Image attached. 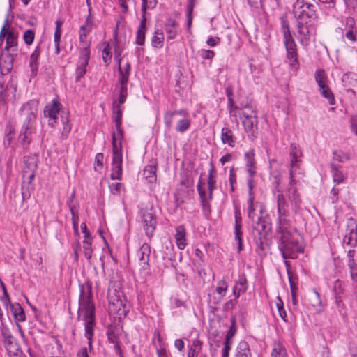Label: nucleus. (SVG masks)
Here are the masks:
<instances>
[{
  "mask_svg": "<svg viewBox=\"0 0 357 357\" xmlns=\"http://www.w3.org/2000/svg\"><path fill=\"white\" fill-rule=\"evenodd\" d=\"M278 248L284 259H296L298 253L304 252L297 229L291 226L276 227Z\"/></svg>",
  "mask_w": 357,
  "mask_h": 357,
  "instance_id": "nucleus-1",
  "label": "nucleus"
},
{
  "mask_svg": "<svg viewBox=\"0 0 357 357\" xmlns=\"http://www.w3.org/2000/svg\"><path fill=\"white\" fill-rule=\"evenodd\" d=\"M86 288L87 291L85 292L84 286H80L79 304L84 311L85 337L88 340L89 347H91L93 336V327L95 325V307L92 302L91 285L86 284Z\"/></svg>",
  "mask_w": 357,
  "mask_h": 357,
  "instance_id": "nucleus-2",
  "label": "nucleus"
},
{
  "mask_svg": "<svg viewBox=\"0 0 357 357\" xmlns=\"http://www.w3.org/2000/svg\"><path fill=\"white\" fill-rule=\"evenodd\" d=\"M282 31L284 39V43L287 51V56L289 60L291 66L293 68L298 69L299 67V62L298 60V54L296 44L291 35L288 24L285 23L282 24Z\"/></svg>",
  "mask_w": 357,
  "mask_h": 357,
  "instance_id": "nucleus-3",
  "label": "nucleus"
},
{
  "mask_svg": "<svg viewBox=\"0 0 357 357\" xmlns=\"http://www.w3.org/2000/svg\"><path fill=\"white\" fill-rule=\"evenodd\" d=\"M317 6L305 2L304 0H296L293 6V13L297 20L307 22V20L317 17Z\"/></svg>",
  "mask_w": 357,
  "mask_h": 357,
  "instance_id": "nucleus-4",
  "label": "nucleus"
},
{
  "mask_svg": "<svg viewBox=\"0 0 357 357\" xmlns=\"http://www.w3.org/2000/svg\"><path fill=\"white\" fill-rule=\"evenodd\" d=\"M108 301V312L110 315L119 319L126 316L129 311V307L127 305L125 298H122L119 294H114L109 296Z\"/></svg>",
  "mask_w": 357,
  "mask_h": 357,
  "instance_id": "nucleus-5",
  "label": "nucleus"
},
{
  "mask_svg": "<svg viewBox=\"0 0 357 357\" xmlns=\"http://www.w3.org/2000/svg\"><path fill=\"white\" fill-rule=\"evenodd\" d=\"M112 162L111 178L112 180L122 179V142L112 143Z\"/></svg>",
  "mask_w": 357,
  "mask_h": 357,
  "instance_id": "nucleus-6",
  "label": "nucleus"
},
{
  "mask_svg": "<svg viewBox=\"0 0 357 357\" xmlns=\"http://www.w3.org/2000/svg\"><path fill=\"white\" fill-rule=\"evenodd\" d=\"M277 191L279 192L277 195V211H278V222L277 227H286L291 226V222L287 218L289 215V204L282 192L278 188Z\"/></svg>",
  "mask_w": 357,
  "mask_h": 357,
  "instance_id": "nucleus-7",
  "label": "nucleus"
},
{
  "mask_svg": "<svg viewBox=\"0 0 357 357\" xmlns=\"http://www.w3.org/2000/svg\"><path fill=\"white\" fill-rule=\"evenodd\" d=\"M141 218L145 234L149 238H151L157 225L156 215L153 207L146 206L145 208H142Z\"/></svg>",
  "mask_w": 357,
  "mask_h": 357,
  "instance_id": "nucleus-8",
  "label": "nucleus"
},
{
  "mask_svg": "<svg viewBox=\"0 0 357 357\" xmlns=\"http://www.w3.org/2000/svg\"><path fill=\"white\" fill-rule=\"evenodd\" d=\"M38 101L30 100L24 103L20 109V116L23 119V124L32 126L36 119Z\"/></svg>",
  "mask_w": 357,
  "mask_h": 357,
  "instance_id": "nucleus-9",
  "label": "nucleus"
},
{
  "mask_svg": "<svg viewBox=\"0 0 357 357\" xmlns=\"http://www.w3.org/2000/svg\"><path fill=\"white\" fill-rule=\"evenodd\" d=\"M253 222V230L257 233V234H255L256 243L257 245H260V248L263 249L262 239L266 238L268 233L271 230V227L268 225L267 221L263 219L261 215L257 217V221Z\"/></svg>",
  "mask_w": 357,
  "mask_h": 357,
  "instance_id": "nucleus-10",
  "label": "nucleus"
},
{
  "mask_svg": "<svg viewBox=\"0 0 357 357\" xmlns=\"http://www.w3.org/2000/svg\"><path fill=\"white\" fill-rule=\"evenodd\" d=\"M122 112L121 105L113 104V121L115 123L116 131L112 132V143H119L123 139V130L121 129Z\"/></svg>",
  "mask_w": 357,
  "mask_h": 357,
  "instance_id": "nucleus-11",
  "label": "nucleus"
},
{
  "mask_svg": "<svg viewBox=\"0 0 357 357\" xmlns=\"http://www.w3.org/2000/svg\"><path fill=\"white\" fill-rule=\"evenodd\" d=\"M90 59V50L89 46L82 48L80 51L79 61L75 70V82H79L80 79L86 73V66L89 64Z\"/></svg>",
  "mask_w": 357,
  "mask_h": 357,
  "instance_id": "nucleus-12",
  "label": "nucleus"
},
{
  "mask_svg": "<svg viewBox=\"0 0 357 357\" xmlns=\"http://www.w3.org/2000/svg\"><path fill=\"white\" fill-rule=\"evenodd\" d=\"M244 119L242 121L243 126L250 139H254L257 137L258 120L256 114H249L246 112L242 113Z\"/></svg>",
  "mask_w": 357,
  "mask_h": 357,
  "instance_id": "nucleus-13",
  "label": "nucleus"
},
{
  "mask_svg": "<svg viewBox=\"0 0 357 357\" xmlns=\"http://www.w3.org/2000/svg\"><path fill=\"white\" fill-rule=\"evenodd\" d=\"M343 243L354 247L357 244V224L354 218H350L347 221V229Z\"/></svg>",
  "mask_w": 357,
  "mask_h": 357,
  "instance_id": "nucleus-14",
  "label": "nucleus"
},
{
  "mask_svg": "<svg viewBox=\"0 0 357 357\" xmlns=\"http://www.w3.org/2000/svg\"><path fill=\"white\" fill-rule=\"evenodd\" d=\"M343 243L354 247L357 244V224L354 218H350L347 221V229Z\"/></svg>",
  "mask_w": 357,
  "mask_h": 357,
  "instance_id": "nucleus-15",
  "label": "nucleus"
},
{
  "mask_svg": "<svg viewBox=\"0 0 357 357\" xmlns=\"http://www.w3.org/2000/svg\"><path fill=\"white\" fill-rule=\"evenodd\" d=\"M61 103L54 99L51 105H47L44 109V116L49 118V126L54 127L56 122L57 114L59 112Z\"/></svg>",
  "mask_w": 357,
  "mask_h": 357,
  "instance_id": "nucleus-16",
  "label": "nucleus"
},
{
  "mask_svg": "<svg viewBox=\"0 0 357 357\" xmlns=\"http://www.w3.org/2000/svg\"><path fill=\"white\" fill-rule=\"evenodd\" d=\"M255 156L254 149H251L244 153L246 171L248 175L251 176H255L257 172V161Z\"/></svg>",
  "mask_w": 357,
  "mask_h": 357,
  "instance_id": "nucleus-17",
  "label": "nucleus"
},
{
  "mask_svg": "<svg viewBox=\"0 0 357 357\" xmlns=\"http://www.w3.org/2000/svg\"><path fill=\"white\" fill-rule=\"evenodd\" d=\"M150 252V246L147 243H144L137 252L139 266L143 270H147L149 268V261Z\"/></svg>",
  "mask_w": 357,
  "mask_h": 357,
  "instance_id": "nucleus-18",
  "label": "nucleus"
},
{
  "mask_svg": "<svg viewBox=\"0 0 357 357\" xmlns=\"http://www.w3.org/2000/svg\"><path fill=\"white\" fill-rule=\"evenodd\" d=\"M254 199L255 197H249L248 199V216L252 222H255V219H257V217H259L255 213V211L258 210L261 215L262 216V213L264 210V206L262 204L259 202L254 203Z\"/></svg>",
  "mask_w": 357,
  "mask_h": 357,
  "instance_id": "nucleus-19",
  "label": "nucleus"
},
{
  "mask_svg": "<svg viewBox=\"0 0 357 357\" xmlns=\"http://www.w3.org/2000/svg\"><path fill=\"white\" fill-rule=\"evenodd\" d=\"M4 337V347L10 356H18L20 353L22 354L19 345L10 334L5 335Z\"/></svg>",
  "mask_w": 357,
  "mask_h": 357,
  "instance_id": "nucleus-20",
  "label": "nucleus"
},
{
  "mask_svg": "<svg viewBox=\"0 0 357 357\" xmlns=\"http://www.w3.org/2000/svg\"><path fill=\"white\" fill-rule=\"evenodd\" d=\"M307 24V22L297 20V30L300 37L299 40L303 45H307L310 40L309 28Z\"/></svg>",
  "mask_w": 357,
  "mask_h": 357,
  "instance_id": "nucleus-21",
  "label": "nucleus"
},
{
  "mask_svg": "<svg viewBox=\"0 0 357 357\" xmlns=\"http://www.w3.org/2000/svg\"><path fill=\"white\" fill-rule=\"evenodd\" d=\"M40 52L41 50L40 44H38L30 56L29 67L31 68V77H35L37 75V72L38 70V59L40 57Z\"/></svg>",
  "mask_w": 357,
  "mask_h": 357,
  "instance_id": "nucleus-22",
  "label": "nucleus"
},
{
  "mask_svg": "<svg viewBox=\"0 0 357 357\" xmlns=\"http://www.w3.org/2000/svg\"><path fill=\"white\" fill-rule=\"evenodd\" d=\"M38 159L36 155H29L24 160L22 173H36L38 169Z\"/></svg>",
  "mask_w": 357,
  "mask_h": 357,
  "instance_id": "nucleus-23",
  "label": "nucleus"
},
{
  "mask_svg": "<svg viewBox=\"0 0 357 357\" xmlns=\"http://www.w3.org/2000/svg\"><path fill=\"white\" fill-rule=\"evenodd\" d=\"M32 126L26 124H22L20 132L18 136V142L22 146L24 149H27L29 144L31 143V138L29 137L30 132H28L29 130Z\"/></svg>",
  "mask_w": 357,
  "mask_h": 357,
  "instance_id": "nucleus-24",
  "label": "nucleus"
},
{
  "mask_svg": "<svg viewBox=\"0 0 357 357\" xmlns=\"http://www.w3.org/2000/svg\"><path fill=\"white\" fill-rule=\"evenodd\" d=\"M176 21L172 18H168L165 24V29L168 39H174L177 36Z\"/></svg>",
  "mask_w": 357,
  "mask_h": 357,
  "instance_id": "nucleus-25",
  "label": "nucleus"
},
{
  "mask_svg": "<svg viewBox=\"0 0 357 357\" xmlns=\"http://www.w3.org/2000/svg\"><path fill=\"white\" fill-rule=\"evenodd\" d=\"M176 115H179L181 116L185 117L188 115V113L185 109L167 112L164 116V122L167 127H171L172 123L173 121V117Z\"/></svg>",
  "mask_w": 357,
  "mask_h": 357,
  "instance_id": "nucleus-26",
  "label": "nucleus"
},
{
  "mask_svg": "<svg viewBox=\"0 0 357 357\" xmlns=\"http://www.w3.org/2000/svg\"><path fill=\"white\" fill-rule=\"evenodd\" d=\"M156 164L148 165L144 167L143 174L148 182L153 183L156 181Z\"/></svg>",
  "mask_w": 357,
  "mask_h": 357,
  "instance_id": "nucleus-27",
  "label": "nucleus"
},
{
  "mask_svg": "<svg viewBox=\"0 0 357 357\" xmlns=\"http://www.w3.org/2000/svg\"><path fill=\"white\" fill-rule=\"evenodd\" d=\"M9 305L10 306V311L13 313L15 319L18 321H24L26 320V316L24 310L22 306L18 303H15L14 304L10 303Z\"/></svg>",
  "mask_w": 357,
  "mask_h": 357,
  "instance_id": "nucleus-28",
  "label": "nucleus"
},
{
  "mask_svg": "<svg viewBox=\"0 0 357 357\" xmlns=\"http://www.w3.org/2000/svg\"><path fill=\"white\" fill-rule=\"evenodd\" d=\"M289 155L291 157V167H296L298 158L302 155V153L298 144L292 143L289 147Z\"/></svg>",
  "mask_w": 357,
  "mask_h": 357,
  "instance_id": "nucleus-29",
  "label": "nucleus"
},
{
  "mask_svg": "<svg viewBox=\"0 0 357 357\" xmlns=\"http://www.w3.org/2000/svg\"><path fill=\"white\" fill-rule=\"evenodd\" d=\"M221 141L223 144H228L231 147H234L235 139L233 132L229 128L224 127L221 130Z\"/></svg>",
  "mask_w": 357,
  "mask_h": 357,
  "instance_id": "nucleus-30",
  "label": "nucleus"
},
{
  "mask_svg": "<svg viewBox=\"0 0 357 357\" xmlns=\"http://www.w3.org/2000/svg\"><path fill=\"white\" fill-rule=\"evenodd\" d=\"M177 246L179 249L183 250L186 245L185 229L183 226L181 225L176 228L175 235Z\"/></svg>",
  "mask_w": 357,
  "mask_h": 357,
  "instance_id": "nucleus-31",
  "label": "nucleus"
},
{
  "mask_svg": "<svg viewBox=\"0 0 357 357\" xmlns=\"http://www.w3.org/2000/svg\"><path fill=\"white\" fill-rule=\"evenodd\" d=\"M236 357H251V353L248 344L245 341L238 343L236 348Z\"/></svg>",
  "mask_w": 357,
  "mask_h": 357,
  "instance_id": "nucleus-32",
  "label": "nucleus"
},
{
  "mask_svg": "<svg viewBox=\"0 0 357 357\" xmlns=\"http://www.w3.org/2000/svg\"><path fill=\"white\" fill-rule=\"evenodd\" d=\"M215 170L214 167L212 166L210 170L208 171V176L207 180V184H208V199H213V192L214 189L215 188V183L216 181L215 179Z\"/></svg>",
  "mask_w": 357,
  "mask_h": 357,
  "instance_id": "nucleus-33",
  "label": "nucleus"
},
{
  "mask_svg": "<svg viewBox=\"0 0 357 357\" xmlns=\"http://www.w3.org/2000/svg\"><path fill=\"white\" fill-rule=\"evenodd\" d=\"M17 39L16 36L13 31H9L6 38V45L5 50L12 51H17Z\"/></svg>",
  "mask_w": 357,
  "mask_h": 357,
  "instance_id": "nucleus-34",
  "label": "nucleus"
},
{
  "mask_svg": "<svg viewBox=\"0 0 357 357\" xmlns=\"http://www.w3.org/2000/svg\"><path fill=\"white\" fill-rule=\"evenodd\" d=\"M316 82L319 88H324L327 85V76L325 71L322 69L317 70L314 75Z\"/></svg>",
  "mask_w": 357,
  "mask_h": 357,
  "instance_id": "nucleus-35",
  "label": "nucleus"
},
{
  "mask_svg": "<svg viewBox=\"0 0 357 357\" xmlns=\"http://www.w3.org/2000/svg\"><path fill=\"white\" fill-rule=\"evenodd\" d=\"M164 35L162 31L158 29L155 31L154 36L151 40L153 47L156 48H161L163 45Z\"/></svg>",
  "mask_w": 357,
  "mask_h": 357,
  "instance_id": "nucleus-36",
  "label": "nucleus"
},
{
  "mask_svg": "<svg viewBox=\"0 0 357 357\" xmlns=\"http://www.w3.org/2000/svg\"><path fill=\"white\" fill-rule=\"evenodd\" d=\"M14 128L11 126H7L5 130L4 146L8 147L10 146L14 135Z\"/></svg>",
  "mask_w": 357,
  "mask_h": 357,
  "instance_id": "nucleus-37",
  "label": "nucleus"
},
{
  "mask_svg": "<svg viewBox=\"0 0 357 357\" xmlns=\"http://www.w3.org/2000/svg\"><path fill=\"white\" fill-rule=\"evenodd\" d=\"M36 173H22V188L24 185L26 188H33V181L35 178Z\"/></svg>",
  "mask_w": 357,
  "mask_h": 357,
  "instance_id": "nucleus-38",
  "label": "nucleus"
},
{
  "mask_svg": "<svg viewBox=\"0 0 357 357\" xmlns=\"http://www.w3.org/2000/svg\"><path fill=\"white\" fill-rule=\"evenodd\" d=\"M320 93L325 98L327 99L330 105H333L335 103L333 93L328 86H324V88H320Z\"/></svg>",
  "mask_w": 357,
  "mask_h": 357,
  "instance_id": "nucleus-39",
  "label": "nucleus"
},
{
  "mask_svg": "<svg viewBox=\"0 0 357 357\" xmlns=\"http://www.w3.org/2000/svg\"><path fill=\"white\" fill-rule=\"evenodd\" d=\"M190 120L189 119L184 118L178 121L176 126V130L181 133H183L187 130H188V128H190Z\"/></svg>",
  "mask_w": 357,
  "mask_h": 357,
  "instance_id": "nucleus-40",
  "label": "nucleus"
},
{
  "mask_svg": "<svg viewBox=\"0 0 357 357\" xmlns=\"http://www.w3.org/2000/svg\"><path fill=\"white\" fill-rule=\"evenodd\" d=\"M197 189L200 197V200L202 202V206L203 208H204L206 206V191L202 188V176H200L198 183L197 185Z\"/></svg>",
  "mask_w": 357,
  "mask_h": 357,
  "instance_id": "nucleus-41",
  "label": "nucleus"
},
{
  "mask_svg": "<svg viewBox=\"0 0 357 357\" xmlns=\"http://www.w3.org/2000/svg\"><path fill=\"white\" fill-rule=\"evenodd\" d=\"M288 192L289 194V199H291L292 204H294L296 207H298L301 204V199L296 190L290 186L288 188Z\"/></svg>",
  "mask_w": 357,
  "mask_h": 357,
  "instance_id": "nucleus-42",
  "label": "nucleus"
},
{
  "mask_svg": "<svg viewBox=\"0 0 357 357\" xmlns=\"http://www.w3.org/2000/svg\"><path fill=\"white\" fill-rule=\"evenodd\" d=\"M333 158L335 160L339 162H345L349 160V155L343 152L342 150L334 151L333 153Z\"/></svg>",
  "mask_w": 357,
  "mask_h": 357,
  "instance_id": "nucleus-43",
  "label": "nucleus"
},
{
  "mask_svg": "<svg viewBox=\"0 0 357 357\" xmlns=\"http://www.w3.org/2000/svg\"><path fill=\"white\" fill-rule=\"evenodd\" d=\"M310 303L315 308H321V301L320 298L319 294L315 290L313 289V294L310 296Z\"/></svg>",
  "mask_w": 357,
  "mask_h": 357,
  "instance_id": "nucleus-44",
  "label": "nucleus"
},
{
  "mask_svg": "<svg viewBox=\"0 0 357 357\" xmlns=\"http://www.w3.org/2000/svg\"><path fill=\"white\" fill-rule=\"evenodd\" d=\"M331 168L333 172V178L334 182L337 183H341L343 181V175L342 172L338 170L337 165L331 164Z\"/></svg>",
  "mask_w": 357,
  "mask_h": 357,
  "instance_id": "nucleus-45",
  "label": "nucleus"
},
{
  "mask_svg": "<svg viewBox=\"0 0 357 357\" xmlns=\"http://www.w3.org/2000/svg\"><path fill=\"white\" fill-rule=\"evenodd\" d=\"M271 356L272 357H287V354L284 347L280 344H278L273 348Z\"/></svg>",
  "mask_w": 357,
  "mask_h": 357,
  "instance_id": "nucleus-46",
  "label": "nucleus"
},
{
  "mask_svg": "<svg viewBox=\"0 0 357 357\" xmlns=\"http://www.w3.org/2000/svg\"><path fill=\"white\" fill-rule=\"evenodd\" d=\"M158 3V0H142V13L146 14L147 9H153Z\"/></svg>",
  "mask_w": 357,
  "mask_h": 357,
  "instance_id": "nucleus-47",
  "label": "nucleus"
},
{
  "mask_svg": "<svg viewBox=\"0 0 357 357\" xmlns=\"http://www.w3.org/2000/svg\"><path fill=\"white\" fill-rule=\"evenodd\" d=\"M61 118H62V122H63V125L61 136L64 139L68 136V133L70 132L71 125L69 124V120H68L67 116H61Z\"/></svg>",
  "mask_w": 357,
  "mask_h": 357,
  "instance_id": "nucleus-48",
  "label": "nucleus"
},
{
  "mask_svg": "<svg viewBox=\"0 0 357 357\" xmlns=\"http://www.w3.org/2000/svg\"><path fill=\"white\" fill-rule=\"evenodd\" d=\"M83 243H84L83 248H84V256L86 257V258L88 260H89L91 258V255H92V252H93L91 243L89 240L84 239L83 241Z\"/></svg>",
  "mask_w": 357,
  "mask_h": 357,
  "instance_id": "nucleus-49",
  "label": "nucleus"
},
{
  "mask_svg": "<svg viewBox=\"0 0 357 357\" xmlns=\"http://www.w3.org/2000/svg\"><path fill=\"white\" fill-rule=\"evenodd\" d=\"M121 61L119 59V82L120 85H127L129 79L130 75H127L123 73V69L121 67Z\"/></svg>",
  "mask_w": 357,
  "mask_h": 357,
  "instance_id": "nucleus-50",
  "label": "nucleus"
},
{
  "mask_svg": "<svg viewBox=\"0 0 357 357\" xmlns=\"http://www.w3.org/2000/svg\"><path fill=\"white\" fill-rule=\"evenodd\" d=\"M348 266L351 278L354 280L357 278V264L355 262L354 259L348 260Z\"/></svg>",
  "mask_w": 357,
  "mask_h": 357,
  "instance_id": "nucleus-51",
  "label": "nucleus"
},
{
  "mask_svg": "<svg viewBox=\"0 0 357 357\" xmlns=\"http://www.w3.org/2000/svg\"><path fill=\"white\" fill-rule=\"evenodd\" d=\"M128 96L127 85H120L119 104L122 105L125 102Z\"/></svg>",
  "mask_w": 357,
  "mask_h": 357,
  "instance_id": "nucleus-52",
  "label": "nucleus"
},
{
  "mask_svg": "<svg viewBox=\"0 0 357 357\" xmlns=\"http://www.w3.org/2000/svg\"><path fill=\"white\" fill-rule=\"evenodd\" d=\"M62 24H63V22H61L60 20H56V30L54 32V42L57 46L59 45V42L61 40V27Z\"/></svg>",
  "mask_w": 357,
  "mask_h": 357,
  "instance_id": "nucleus-53",
  "label": "nucleus"
},
{
  "mask_svg": "<svg viewBox=\"0 0 357 357\" xmlns=\"http://www.w3.org/2000/svg\"><path fill=\"white\" fill-rule=\"evenodd\" d=\"M228 109L231 116H234L236 119V112L238 110V107L235 105L234 101L232 98L228 99ZM238 123V121H236Z\"/></svg>",
  "mask_w": 357,
  "mask_h": 357,
  "instance_id": "nucleus-54",
  "label": "nucleus"
},
{
  "mask_svg": "<svg viewBox=\"0 0 357 357\" xmlns=\"http://www.w3.org/2000/svg\"><path fill=\"white\" fill-rule=\"evenodd\" d=\"M227 289V283L225 280H220L218 282L216 291L221 296L223 297Z\"/></svg>",
  "mask_w": 357,
  "mask_h": 357,
  "instance_id": "nucleus-55",
  "label": "nucleus"
},
{
  "mask_svg": "<svg viewBox=\"0 0 357 357\" xmlns=\"http://www.w3.org/2000/svg\"><path fill=\"white\" fill-rule=\"evenodd\" d=\"M23 38H24V42L26 44L31 45L33 43V42L34 40L35 33L31 29L26 30L24 33Z\"/></svg>",
  "mask_w": 357,
  "mask_h": 357,
  "instance_id": "nucleus-56",
  "label": "nucleus"
},
{
  "mask_svg": "<svg viewBox=\"0 0 357 357\" xmlns=\"http://www.w3.org/2000/svg\"><path fill=\"white\" fill-rule=\"evenodd\" d=\"M109 44H107L106 47L102 50V60L106 66H108L112 59V53L109 51Z\"/></svg>",
  "mask_w": 357,
  "mask_h": 357,
  "instance_id": "nucleus-57",
  "label": "nucleus"
},
{
  "mask_svg": "<svg viewBox=\"0 0 357 357\" xmlns=\"http://www.w3.org/2000/svg\"><path fill=\"white\" fill-rule=\"evenodd\" d=\"M199 54L203 59L211 60L215 56V52L211 50H201Z\"/></svg>",
  "mask_w": 357,
  "mask_h": 357,
  "instance_id": "nucleus-58",
  "label": "nucleus"
},
{
  "mask_svg": "<svg viewBox=\"0 0 357 357\" xmlns=\"http://www.w3.org/2000/svg\"><path fill=\"white\" fill-rule=\"evenodd\" d=\"M145 35L146 30L143 29H137V36H136V43L138 45H143L145 42Z\"/></svg>",
  "mask_w": 357,
  "mask_h": 357,
  "instance_id": "nucleus-59",
  "label": "nucleus"
},
{
  "mask_svg": "<svg viewBox=\"0 0 357 357\" xmlns=\"http://www.w3.org/2000/svg\"><path fill=\"white\" fill-rule=\"evenodd\" d=\"M278 301H279V303H278L276 305H277V308H278L280 317L284 321H287V319H286V317H287L286 311H285V310H284V308L283 307V302L282 301V300L279 297H278Z\"/></svg>",
  "mask_w": 357,
  "mask_h": 357,
  "instance_id": "nucleus-60",
  "label": "nucleus"
},
{
  "mask_svg": "<svg viewBox=\"0 0 357 357\" xmlns=\"http://www.w3.org/2000/svg\"><path fill=\"white\" fill-rule=\"evenodd\" d=\"M254 177L255 176H248V195H249V197H254V191H253V189H254Z\"/></svg>",
  "mask_w": 357,
  "mask_h": 357,
  "instance_id": "nucleus-61",
  "label": "nucleus"
},
{
  "mask_svg": "<svg viewBox=\"0 0 357 357\" xmlns=\"http://www.w3.org/2000/svg\"><path fill=\"white\" fill-rule=\"evenodd\" d=\"M350 127L351 131L357 135V114H355L350 117Z\"/></svg>",
  "mask_w": 357,
  "mask_h": 357,
  "instance_id": "nucleus-62",
  "label": "nucleus"
},
{
  "mask_svg": "<svg viewBox=\"0 0 357 357\" xmlns=\"http://www.w3.org/2000/svg\"><path fill=\"white\" fill-rule=\"evenodd\" d=\"M122 184L121 183H114L112 184H109V187L110 189L111 192L113 195H119L121 192Z\"/></svg>",
  "mask_w": 357,
  "mask_h": 357,
  "instance_id": "nucleus-63",
  "label": "nucleus"
},
{
  "mask_svg": "<svg viewBox=\"0 0 357 357\" xmlns=\"http://www.w3.org/2000/svg\"><path fill=\"white\" fill-rule=\"evenodd\" d=\"M235 285H238V288L245 287V291L248 289L247 280L245 275L243 274L239 277L238 280L236 282Z\"/></svg>",
  "mask_w": 357,
  "mask_h": 357,
  "instance_id": "nucleus-64",
  "label": "nucleus"
}]
</instances>
